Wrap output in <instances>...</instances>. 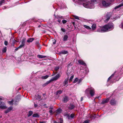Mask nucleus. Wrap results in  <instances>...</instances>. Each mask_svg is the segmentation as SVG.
I'll return each instance as SVG.
<instances>
[{
	"label": "nucleus",
	"instance_id": "1",
	"mask_svg": "<svg viewBox=\"0 0 123 123\" xmlns=\"http://www.w3.org/2000/svg\"><path fill=\"white\" fill-rule=\"evenodd\" d=\"M78 0V3L79 4H82L84 2L83 4V5L85 7L87 8H93L94 7V4L97 3L96 0H91V1H88V0Z\"/></svg>",
	"mask_w": 123,
	"mask_h": 123
},
{
	"label": "nucleus",
	"instance_id": "2",
	"mask_svg": "<svg viewBox=\"0 0 123 123\" xmlns=\"http://www.w3.org/2000/svg\"><path fill=\"white\" fill-rule=\"evenodd\" d=\"M114 28V25L111 22H109L103 26L100 27L97 31L100 32H104L111 31Z\"/></svg>",
	"mask_w": 123,
	"mask_h": 123
},
{
	"label": "nucleus",
	"instance_id": "3",
	"mask_svg": "<svg viewBox=\"0 0 123 123\" xmlns=\"http://www.w3.org/2000/svg\"><path fill=\"white\" fill-rule=\"evenodd\" d=\"M111 12H108L107 14L105 15V17L106 20H105V22H107L110 19V17L111 16Z\"/></svg>",
	"mask_w": 123,
	"mask_h": 123
},
{
	"label": "nucleus",
	"instance_id": "4",
	"mask_svg": "<svg viewBox=\"0 0 123 123\" xmlns=\"http://www.w3.org/2000/svg\"><path fill=\"white\" fill-rule=\"evenodd\" d=\"M2 98H0V100H2ZM7 108L4 102L0 101V108L5 109Z\"/></svg>",
	"mask_w": 123,
	"mask_h": 123
},
{
	"label": "nucleus",
	"instance_id": "5",
	"mask_svg": "<svg viewBox=\"0 0 123 123\" xmlns=\"http://www.w3.org/2000/svg\"><path fill=\"white\" fill-rule=\"evenodd\" d=\"M102 4L103 6L105 7L108 6H109L110 4V3L104 0L102 1Z\"/></svg>",
	"mask_w": 123,
	"mask_h": 123
},
{
	"label": "nucleus",
	"instance_id": "6",
	"mask_svg": "<svg viewBox=\"0 0 123 123\" xmlns=\"http://www.w3.org/2000/svg\"><path fill=\"white\" fill-rule=\"evenodd\" d=\"M69 98L68 96H65L62 99V101L64 103H66L69 100Z\"/></svg>",
	"mask_w": 123,
	"mask_h": 123
},
{
	"label": "nucleus",
	"instance_id": "7",
	"mask_svg": "<svg viewBox=\"0 0 123 123\" xmlns=\"http://www.w3.org/2000/svg\"><path fill=\"white\" fill-rule=\"evenodd\" d=\"M110 98H108L106 99H104L101 103V104H104L108 103L109 100Z\"/></svg>",
	"mask_w": 123,
	"mask_h": 123
},
{
	"label": "nucleus",
	"instance_id": "8",
	"mask_svg": "<svg viewBox=\"0 0 123 123\" xmlns=\"http://www.w3.org/2000/svg\"><path fill=\"white\" fill-rule=\"evenodd\" d=\"M94 92H95L94 89L92 87H91L90 93L91 96H94Z\"/></svg>",
	"mask_w": 123,
	"mask_h": 123
},
{
	"label": "nucleus",
	"instance_id": "9",
	"mask_svg": "<svg viewBox=\"0 0 123 123\" xmlns=\"http://www.w3.org/2000/svg\"><path fill=\"white\" fill-rule=\"evenodd\" d=\"M110 104L112 105H115L116 103V101L114 99H111L110 101Z\"/></svg>",
	"mask_w": 123,
	"mask_h": 123
},
{
	"label": "nucleus",
	"instance_id": "10",
	"mask_svg": "<svg viewBox=\"0 0 123 123\" xmlns=\"http://www.w3.org/2000/svg\"><path fill=\"white\" fill-rule=\"evenodd\" d=\"M60 76V75L59 74H57L55 77H53L51 79L53 80V81L57 80Z\"/></svg>",
	"mask_w": 123,
	"mask_h": 123
},
{
	"label": "nucleus",
	"instance_id": "11",
	"mask_svg": "<svg viewBox=\"0 0 123 123\" xmlns=\"http://www.w3.org/2000/svg\"><path fill=\"white\" fill-rule=\"evenodd\" d=\"M66 116H67L69 119H70L71 118H73L74 117V115L73 114H72L70 116H69L68 114H66Z\"/></svg>",
	"mask_w": 123,
	"mask_h": 123
},
{
	"label": "nucleus",
	"instance_id": "12",
	"mask_svg": "<svg viewBox=\"0 0 123 123\" xmlns=\"http://www.w3.org/2000/svg\"><path fill=\"white\" fill-rule=\"evenodd\" d=\"M75 107V105L73 104H70L68 107V109L69 110H72L74 109Z\"/></svg>",
	"mask_w": 123,
	"mask_h": 123
},
{
	"label": "nucleus",
	"instance_id": "13",
	"mask_svg": "<svg viewBox=\"0 0 123 123\" xmlns=\"http://www.w3.org/2000/svg\"><path fill=\"white\" fill-rule=\"evenodd\" d=\"M78 62L79 64L83 65L85 66H86V64L84 62V61L81 60H79L78 61Z\"/></svg>",
	"mask_w": 123,
	"mask_h": 123
},
{
	"label": "nucleus",
	"instance_id": "14",
	"mask_svg": "<svg viewBox=\"0 0 123 123\" xmlns=\"http://www.w3.org/2000/svg\"><path fill=\"white\" fill-rule=\"evenodd\" d=\"M34 38H29L27 40V42L28 43H31L34 40Z\"/></svg>",
	"mask_w": 123,
	"mask_h": 123
},
{
	"label": "nucleus",
	"instance_id": "15",
	"mask_svg": "<svg viewBox=\"0 0 123 123\" xmlns=\"http://www.w3.org/2000/svg\"><path fill=\"white\" fill-rule=\"evenodd\" d=\"M68 79H65L63 82L64 86H68Z\"/></svg>",
	"mask_w": 123,
	"mask_h": 123
},
{
	"label": "nucleus",
	"instance_id": "16",
	"mask_svg": "<svg viewBox=\"0 0 123 123\" xmlns=\"http://www.w3.org/2000/svg\"><path fill=\"white\" fill-rule=\"evenodd\" d=\"M12 109V106L10 107H9L8 109L5 111V113H6L9 112Z\"/></svg>",
	"mask_w": 123,
	"mask_h": 123
},
{
	"label": "nucleus",
	"instance_id": "17",
	"mask_svg": "<svg viewBox=\"0 0 123 123\" xmlns=\"http://www.w3.org/2000/svg\"><path fill=\"white\" fill-rule=\"evenodd\" d=\"M68 37L67 35H64L63 37V40L64 41H67L68 39Z\"/></svg>",
	"mask_w": 123,
	"mask_h": 123
},
{
	"label": "nucleus",
	"instance_id": "18",
	"mask_svg": "<svg viewBox=\"0 0 123 123\" xmlns=\"http://www.w3.org/2000/svg\"><path fill=\"white\" fill-rule=\"evenodd\" d=\"M90 88H88L85 91V93L87 95L88 94L90 93Z\"/></svg>",
	"mask_w": 123,
	"mask_h": 123
},
{
	"label": "nucleus",
	"instance_id": "19",
	"mask_svg": "<svg viewBox=\"0 0 123 123\" xmlns=\"http://www.w3.org/2000/svg\"><path fill=\"white\" fill-rule=\"evenodd\" d=\"M21 96L19 95H18L15 98L16 101H18L20 100L21 99Z\"/></svg>",
	"mask_w": 123,
	"mask_h": 123
},
{
	"label": "nucleus",
	"instance_id": "20",
	"mask_svg": "<svg viewBox=\"0 0 123 123\" xmlns=\"http://www.w3.org/2000/svg\"><path fill=\"white\" fill-rule=\"evenodd\" d=\"M62 111V110L60 108H59L56 111V112L57 114H58L61 113Z\"/></svg>",
	"mask_w": 123,
	"mask_h": 123
},
{
	"label": "nucleus",
	"instance_id": "21",
	"mask_svg": "<svg viewBox=\"0 0 123 123\" xmlns=\"http://www.w3.org/2000/svg\"><path fill=\"white\" fill-rule=\"evenodd\" d=\"M26 39L25 38H24L22 39L21 41V44H23V45H25V40Z\"/></svg>",
	"mask_w": 123,
	"mask_h": 123
},
{
	"label": "nucleus",
	"instance_id": "22",
	"mask_svg": "<svg viewBox=\"0 0 123 123\" xmlns=\"http://www.w3.org/2000/svg\"><path fill=\"white\" fill-rule=\"evenodd\" d=\"M59 120L60 121V122L55 121L54 122V123H63V120L62 118H60L59 119Z\"/></svg>",
	"mask_w": 123,
	"mask_h": 123
},
{
	"label": "nucleus",
	"instance_id": "23",
	"mask_svg": "<svg viewBox=\"0 0 123 123\" xmlns=\"http://www.w3.org/2000/svg\"><path fill=\"white\" fill-rule=\"evenodd\" d=\"M92 27L93 30H94L96 28V25L95 24H94L92 25Z\"/></svg>",
	"mask_w": 123,
	"mask_h": 123
},
{
	"label": "nucleus",
	"instance_id": "24",
	"mask_svg": "<svg viewBox=\"0 0 123 123\" xmlns=\"http://www.w3.org/2000/svg\"><path fill=\"white\" fill-rule=\"evenodd\" d=\"M35 97L36 99L39 100V101L41 100V97L39 95H38L37 96H36Z\"/></svg>",
	"mask_w": 123,
	"mask_h": 123
},
{
	"label": "nucleus",
	"instance_id": "25",
	"mask_svg": "<svg viewBox=\"0 0 123 123\" xmlns=\"http://www.w3.org/2000/svg\"><path fill=\"white\" fill-rule=\"evenodd\" d=\"M37 57L39 58H44L46 57L45 56L43 55H37Z\"/></svg>",
	"mask_w": 123,
	"mask_h": 123
},
{
	"label": "nucleus",
	"instance_id": "26",
	"mask_svg": "<svg viewBox=\"0 0 123 123\" xmlns=\"http://www.w3.org/2000/svg\"><path fill=\"white\" fill-rule=\"evenodd\" d=\"M13 100L12 99L11 101H8V103L10 105H13Z\"/></svg>",
	"mask_w": 123,
	"mask_h": 123
},
{
	"label": "nucleus",
	"instance_id": "27",
	"mask_svg": "<svg viewBox=\"0 0 123 123\" xmlns=\"http://www.w3.org/2000/svg\"><path fill=\"white\" fill-rule=\"evenodd\" d=\"M32 117H39V116L36 113L33 114Z\"/></svg>",
	"mask_w": 123,
	"mask_h": 123
},
{
	"label": "nucleus",
	"instance_id": "28",
	"mask_svg": "<svg viewBox=\"0 0 123 123\" xmlns=\"http://www.w3.org/2000/svg\"><path fill=\"white\" fill-rule=\"evenodd\" d=\"M49 77V76L48 75H46L45 76H43L42 77V78L43 79H45Z\"/></svg>",
	"mask_w": 123,
	"mask_h": 123
},
{
	"label": "nucleus",
	"instance_id": "29",
	"mask_svg": "<svg viewBox=\"0 0 123 123\" xmlns=\"http://www.w3.org/2000/svg\"><path fill=\"white\" fill-rule=\"evenodd\" d=\"M62 92V90H59L56 92V94L57 95H60Z\"/></svg>",
	"mask_w": 123,
	"mask_h": 123
},
{
	"label": "nucleus",
	"instance_id": "30",
	"mask_svg": "<svg viewBox=\"0 0 123 123\" xmlns=\"http://www.w3.org/2000/svg\"><path fill=\"white\" fill-rule=\"evenodd\" d=\"M116 73V72H115L114 74H112L111 76L110 77L108 78V81H109V80H110V79H111L112 77H113V76L114 75V74L115 73Z\"/></svg>",
	"mask_w": 123,
	"mask_h": 123
},
{
	"label": "nucleus",
	"instance_id": "31",
	"mask_svg": "<svg viewBox=\"0 0 123 123\" xmlns=\"http://www.w3.org/2000/svg\"><path fill=\"white\" fill-rule=\"evenodd\" d=\"M84 27L85 28L89 30H90L91 29V28L89 26H87L86 25H84Z\"/></svg>",
	"mask_w": 123,
	"mask_h": 123
},
{
	"label": "nucleus",
	"instance_id": "32",
	"mask_svg": "<svg viewBox=\"0 0 123 123\" xmlns=\"http://www.w3.org/2000/svg\"><path fill=\"white\" fill-rule=\"evenodd\" d=\"M33 113L32 111H29V112L28 116L29 117L31 116L33 114Z\"/></svg>",
	"mask_w": 123,
	"mask_h": 123
},
{
	"label": "nucleus",
	"instance_id": "33",
	"mask_svg": "<svg viewBox=\"0 0 123 123\" xmlns=\"http://www.w3.org/2000/svg\"><path fill=\"white\" fill-rule=\"evenodd\" d=\"M6 47H4L2 50V51L3 53L6 52Z\"/></svg>",
	"mask_w": 123,
	"mask_h": 123
},
{
	"label": "nucleus",
	"instance_id": "34",
	"mask_svg": "<svg viewBox=\"0 0 123 123\" xmlns=\"http://www.w3.org/2000/svg\"><path fill=\"white\" fill-rule=\"evenodd\" d=\"M123 6V4H121L120 5H119L118 6H116V7L115 8V9H116L117 8H119L122 6Z\"/></svg>",
	"mask_w": 123,
	"mask_h": 123
},
{
	"label": "nucleus",
	"instance_id": "35",
	"mask_svg": "<svg viewBox=\"0 0 123 123\" xmlns=\"http://www.w3.org/2000/svg\"><path fill=\"white\" fill-rule=\"evenodd\" d=\"M52 81H53V80H52V79H50L49 81H47L46 82V84H47L48 85L49 83H50Z\"/></svg>",
	"mask_w": 123,
	"mask_h": 123
},
{
	"label": "nucleus",
	"instance_id": "36",
	"mask_svg": "<svg viewBox=\"0 0 123 123\" xmlns=\"http://www.w3.org/2000/svg\"><path fill=\"white\" fill-rule=\"evenodd\" d=\"M5 0H2L0 1V6L2 5V4L5 2Z\"/></svg>",
	"mask_w": 123,
	"mask_h": 123
},
{
	"label": "nucleus",
	"instance_id": "37",
	"mask_svg": "<svg viewBox=\"0 0 123 123\" xmlns=\"http://www.w3.org/2000/svg\"><path fill=\"white\" fill-rule=\"evenodd\" d=\"M60 67L59 66L56 67L55 68V70L56 71H57L59 69Z\"/></svg>",
	"mask_w": 123,
	"mask_h": 123
},
{
	"label": "nucleus",
	"instance_id": "38",
	"mask_svg": "<svg viewBox=\"0 0 123 123\" xmlns=\"http://www.w3.org/2000/svg\"><path fill=\"white\" fill-rule=\"evenodd\" d=\"M78 79L77 78H76L73 81V83H76L77 82H78Z\"/></svg>",
	"mask_w": 123,
	"mask_h": 123
},
{
	"label": "nucleus",
	"instance_id": "39",
	"mask_svg": "<svg viewBox=\"0 0 123 123\" xmlns=\"http://www.w3.org/2000/svg\"><path fill=\"white\" fill-rule=\"evenodd\" d=\"M90 121L88 120H87L85 121H84L83 123H89Z\"/></svg>",
	"mask_w": 123,
	"mask_h": 123
},
{
	"label": "nucleus",
	"instance_id": "40",
	"mask_svg": "<svg viewBox=\"0 0 123 123\" xmlns=\"http://www.w3.org/2000/svg\"><path fill=\"white\" fill-rule=\"evenodd\" d=\"M82 79L81 78H80L79 79H78V82L77 83L78 84H79L82 81Z\"/></svg>",
	"mask_w": 123,
	"mask_h": 123
},
{
	"label": "nucleus",
	"instance_id": "41",
	"mask_svg": "<svg viewBox=\"0 0 123 123\" xmlns=\"http://www.w3.org/2000/svg\"><path fill=\"white\" fill-rule=\"evenodd\" d=\"M119 27L120 28L123 29V22L121 23V25H119Z\"/></svg>",
	"mask_w": 123,
	"mask_h": 123
},
{
	"label": "nucleus",
	"instance_id": "42",
	"mask_svg": "<svg viewBox=\"0 0 123 123\" xmlns=\"http://www.w3.org/2000/svg\"><path fill=\"white\" fill-rule=\"evenodd\" d=\"M74 76L73 75H72L70 77L69 79V81H71L72 80V79L74 78Z\"/></svg>",
	"mask_w": 123,
	"mask_h": 123
},
{
	"label": "nucleus",
	"instance_id": "43",
	"mask_svg": "<svg viewBox=\"0 0 123 123\" xmlns=\"http://www.w3.org/2000/svg\"><path fill=\"white\" fill-rule=\"evenodd\" d=\"M62 22L63 24H64L67 22V21L65 20H63L62 21Z\"/></svg>",
	"mask_w": 123,
	"mask_h": 123
},
{
	"label": "nucleus",
	"instance_id": "44",
	"mask_svg": "<svg viewBox=\"0 0 123 123\" xmlns=\"http://www.w3.org/2000/svg\"><path fill=\"white\" fill-rule=\"evenodd\" d=\"M68 53V52L67 51H64L62 52V53L63 54H67Z\"/></svg>",
	"mask_w": 123,
	"mask_h": 123
},
{
	"label": "nucleus",
	"instance_id": "45",
	"mask_svg": "<svg viewBox=\"0 0 123 123\" xmlns=\"http://www.w3.org/2000/svg\"><path fill=\"white\" fill-rule=\"evenodd\" d=\"M74 17L76 19H79V17H78L77 16H74Z\"/></svg>",
	"mask_w": 123,
	"mask_h": 123
},
{
	"label": "nucleus",
	"instance_id": "46",
	"mask_svg": "<svg viewBox=\"0 0 123 123\" xmlns=\"http://www.w3.org/2000/svg\"><path fill=\"white\" fill-rule=\"evenodd\" d=\"M24 46V45H23V44H21L18 47V48L20 49L23 47Z\"/></svg>",
	"mask_w": 123,
	"mask_h": 123
},
{
	"label": "nucleus",
	"instance_id": "47",
	"mask_svg": "<svg viewBox=\"0 0 123 123\" xmlns=\"http://www.w3.org/2000/svg\"><path fill=\"white\" fill-rule=\"evenodd\" d=\"M61 30L63 32H65L66 31V30L65 29H64L63 28H62L61 29Z\"/></svg>",
	"mask_w": 123,
	"mask_h": 123
},
{
	"label": "nucleus",
	"instance_id": "48",
	"mask_svg": "<svg viewBox=\"0 0 123 123\" xmlns=\"http://www.w3.org/2000/svg\"><path fill=\"white\" fill-rule=\"evenodd\" d=\"M4 43L5 45L6 46V45H7L8 42L6 41H5L4 42Z\"/></svg>",
	"mask_w": 123,
	"mask_h": 123
},
{
	"label": "nucleus",
	"instance_id": "49",
	"mask_svg": "<svg viewBox=\"0 0 123 123\" xmlns=\"http://www.w3.org/2000/svg\"><path fill=\"white\" fill-rule=\"evenodd\" d=\"M19 49H20L19 48H18V47L17 48L15 49L14 51H17Z\"/></svg>",
	"mask_w": 123,
	"mask_h": 123
},
{
	"label": "nucleus",
	"instance_id": "50",
	"mask_svg": "<svg viewBox=\"0 0 123 123\" xmlns=\"http://www.w3.org/2000/svg\"><path fill=\"white\" fill-rule=\"evenodd\" d=\"M52 110H50L49 111V112L51 114H52Z\"/></svg>",
	"mask_w": 123,
	"mask_h": 123
},
{
	"label": "nucleus",
	"instance_id": "51",
	"mask_svg": "<svg viewBox=\"0 0 123 123\" xmlns=\"http://www.w3.org/2000/svg\"><path fill=\"white\" fill-rule=\"evenodd\" d=\"M47 85V84H46V83H45V84H43V86H44L46 85Z\"/></svg>",
	"mask_w": 123,
	"mask_h": 123
},
{
	"label": "nucleus",
	"instance_id": "52",
	"mask_svg": "<svg viewBox=\"0 0 123 123\" xmlns=\"http://www.w3.org/2000/svg\"><path fill=\"white\" fill-rule=\"evenodd\" d=\"M54 16H55V18H61V17L60 16H58V17H57V16H55V15H54Z\"/></svg>",
	"mask_w": 123,
	"mask_h": 123
},
{
	"label": "nucleus",
	"instance_id": "53",
	"mask_svg": "<svg viewBox=\"0 0 123 123\" xmlns=\"http://www.w3.org/2000/svg\"><path fill=\"white\" fill-rule=\"evenodd\" d=\"M83 100V97H81V99H80V101H82Z\"/></svg>",
	"mask_w": 123,
	"mask_h": 123
},
{
	"label": "nucleus",
	"instance_id": "54",
	"mask_svg": "<svg viewBox=\"0 0 123 123\" xmlns=\"http://www.w3.org/2000/svg\"><path fill=\"white\" fill-rule=\"evenodd\" d=\"M56 40H55V42H53V44H55L56 43Z\"/></svg>",
	"mask_w": 123,
	"mask_h": 123
},
{
	"label": "nucleus",
	"instance_id": "55",
	"mask_svg": "<svg viewBox=\"0 0 123 123\" xmlns=\"http://www.w3.org/2000/svg\"><path fill=\"white\" fill-rule=\"evenodd\" d=\"M34 106L35 107H36L37 106V104H34Z\"/></svg>",
	"mask_w": 123,
	"mask_h": 123
},
{
	"label": "nucleus",
	"instance_id": "56",
	"mask_svg": "<svg viewBox=\"0 0 123 123\" xmlns=\"http://www.w3.org/2000/svg\"><path fill=\"white\" fill-rule=\"evenodd\" d=\"M57 21L59 23H61V20H57Z\"/></svg>",
	"mask_w": 123,
	"mask_h": 123
},
{
	"label": "nucleus",
	"instance_id": "57",
	"mask_svg": "<svg viewBox=\"0 0 123 123\" xmlns=\"http://www.w3.org/2000/svg\"><path fill=\"white\" fill-rule=\"evenodd\" d=\"M53 109V108L52 107H50L49 108V109Z\"/></svg>",
	"mask_w": 123,
	"mask_h": 123
},
{
	"label": "nucleus",
	"instance_id": "58",
	"mask_svg": "<svg viewBox=\"0 0 123 123\" xmlns=\"http://www.w3.org/2000/svg\"><path fill=\"white\" fill-rule=\"evenodd\" d=\"M2 8H3V9H5L6 8H5V6H4Z\"/></svg>",
	"mask_w": 123,
	"mask_h": 123
},
{
	"label": "nucleus",
	"instance_id": "59",
	"mask_svg": "<svg viewBox=\"0 0 123 123\" xmlns=\"http://www.w3.org/2000/svg\"><path fill=\"white\" fill-rule=\"evenodd\" d=\"M40 123H45L44 122H40Z\"/></svg>",
	"mask_w": 123,
	"mask_h": 123
},
{
	"label": "nucleus",
	"instance_id": "60",
	"mask_svg": "<svg viewBox=\"0 0 123 123\" xmlns=\"http://www.w3.org/2000/svg\"><path fill=\"white\" fill-rule=\"evenodd\" d=\"M69 66V65H67V66H68V67Z\"/></svg>",
	"mask_w": 123,
	"mask_h": 123
},
{
	"label": "nucleus",
	"instance_id": "61",
	"mask_svg": "<svg viewBox=\"0 0 123 123\" xmlns=\"http://www.w3.org/2000/svg\"><path fill=\"white\" fill-rule=\"evenodd\" d=\"M74 2V1L75 0H73Z\"/></svg>",
	"mask_w": 123,
	"mask_h": 123
},
{
	"label": "nucleus",
	"instance_id": "62",
	"mask_svg": "<svg viewBox=\"0 0 123 123\" xmlns=\"http://www.w3.org/2000/svg\"><path fill=\"white\" fill-rule=\"evenodd\" d=\"M15 105H16L17 104H16L15 103Z\"/></svg>",
	"mask_w": 123,
	"mask_h": 123
}]
</instances>
